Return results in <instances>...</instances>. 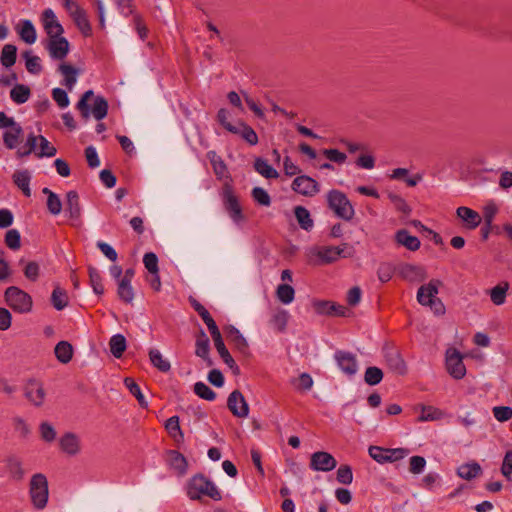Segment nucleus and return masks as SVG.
Listing matches in <instances>:
<instances>
[{"label":"nucleus","mask_w":512,"mask_h":512,"mask_svg":"<svg viewBox=\"0 0 512 512\" xmlns=\"http://www.w3.org/2000/svg\"><path fill=\"white\" fill-rule=\"evenodd\" d=\"M385 360L392 371L401 375L406 372V365L398 351L394 349L386 351Z\"/></svg>","instance_id":"c756f323"},{"label":"nucleus","mask_w":512,"mask_h":512,"mask_svg":"<svg viewBox=\"0 0 512 512\" xmlns=\"http://www.w3.org/2000/svg\"><path fill=\"white\" fill-rule=\"evenodd\" d=\"M5 244L11 250H19L21 247V236L18 230L10 229L5 235Z\"/></svg>","instance_id":"13d9d810"},{"label":"nucleus","mask_w":512,"mask_h":512,"mask_svg":"<svg viewBox=\"0 0 512 512\" xmlns=\"http://www.w3.org/2000/svg\"><path fill=\"white\" fill-rule=\"evenodd\" d=\"M59 71L64 77L62 84L71 91L77 82V69L70 64L63 63L59 66Z\"/></svg>","instance_id":"f704fd0d"},{"label":"nucleus","mask_w":512,"mask_h":512,"mask_svg":"<svg viewBox=\"0 0 512 512\" xmlns=\"http://www.w3.org/2000/svg\"><path fill=\"white\" fill-rule=\"evenodd\" d=\"M17 59V47L13 44H5L1 51L0 61L1 64L10 68L13 66Z\"/></svg>","instance_id":"58836bf2"},{"label":"nucleus","mask_w":512,"mask_h":512,"mask_svg":"<svg viewBox=\"0 0 512 512\" xmlns=\"http://www.w3.org/2000/svg\"><path fill=\"white\" fill-rule=\"evenodd\" d=\"M291 383L297 390L308 391L313 386V379L308 373H302Z\"/></svg>","instance_id":"bf43d9fd"},{"label":"nucleus","mask_w":512,"mask_h":512,"mask_svg":"<svg viewBox=\"0 0 512 512\" xmlns=\"http://www.w3.org/2000/svg\"><path fill=\"white\" fill-rule=\"evenodd\" d=\"M456 214L457 217L462 221L463 227L468 230L476 229L482 221L480 214L469 207H458Z\"/></svg>","instance_id":"6ab92c4d"},{"label":"nucleus","mask_w":512,"mask_h":512,"mask_svg":"<svg viewBox=\"0 0 512 512\" xmlns=\"http://www.w3.org/2000/svg\"><path fill=\"white\" fill-rule=\"evenodd\" d=\"M30 88L24 84H16L10 91L11 99L17 104H23L30 98Z\"/></svg>","instance_id":"a19ab883"},{"label":"nucleus","mask_w":512,"mask_h":512,"mask_svg":"<svg viewBox=\"0 0 512 512\" xmlns=\"http://www.w3.org/2000/svg\"><path fill=\"white\" fill-rule=\"evenodd\" d=\"M337 461L334 456L325 451L314 452L310 457L309 467L313 471L329 472L336 468Z\"/></svg>","instance_id":"4468645a"},{"label":"nucleus","mask_w":512,"mask_h":512,"mask_svg":"<svg viewBox=\"0 0 512 512\" xmlns=\"http://www.w3.org/2000/svg\"><path fill=\"white\" fill-rule=\"evenodd\" d=\"M57 360L62 364H67L73 357V347L67 341H60L54 349Z\"/></svg>","instance_id":"c9c22d12"},{"label":"nucleus","mask_w":512,"mask_h":512,"mask_svg":"<svg viewBox=\"0 0 512 512\" xmlns=\"http://www.w3.org/2000/svg\"><path fill=\"white\" fill-rule=\"evenodd\" d=\"M88 272L93 291L98 295H102L104 293V286L102 284V277L100 272L91 266L88 268Z\"/></svg>","instance_id":"6e6d98bb"},{"label":"nucleus","mask_w":512,"mask_h":512,"mask_svg":"<svg viewBox=\"0 0 512 512\" xmlns=\"http://www.w3.org/2000/svg\"><path fill=\"white\" fill-rule=\"evenodd\" d=\"M399 275L409 282H421L427 278L426 270L419 265L404 264L399 268Z\"/></svg>","instance_id":"4be33fe9"},{"label":"nucleus","mask_w":512,"mask_h":512,"mask_svg":"<svg viewBox=\"0 0 512 512\" xmlns=\"http://www.w3.org/2000/svg\"><path fill=\"white\" fill-rule=\"evenodd\" d=\"M40 22L48 38H55L64 33V28L51 8H46L40 15Z\"/></svg>","instance_id":"ddd939ff"},{"label":"nucleus","mask_w":512,"mask_h":512,"mask_svg":"<svg viewBox=\"0 0 512 512\" xmlns=\"http://www.w3.org/2000/svg\"><path fill=\"white\" fill-rule=\"evenodd\" d=\"M442 282L438 279H432L429 283L419 287L417 291V301L422 306H429L436 315H443L445 313V306L442 301L437 297L439 287Z\"/></svg>","instance_id":"7ed1b4c3"},{"label":"nucleus","mask_w":512,"mask_h":512,"mask_svg":"<svg viewBox=\"0 0 512 512\" xmlns=\"http://www.w3.org/2000/svg\"><path fill=\"white\" fill-rule=\"evenodd\" d=\"M397 244L404 246L410 251H416L420 248V240L416 236H412L407 230L400 229L395 234Z\"/></svg>","instance_id":"cd10ccee"},{"label":"nucleus","mask_w":512,"mask_h":512,"mask_svg":"<svg viewBox=\"0 0 512 512\" xmlns=\"http://www.w3.org/2000/svg\"><path fill=\"white\" fill-rule=\"evenodd\" d=\"M186 494L190 500H200L204 496L214 501L222 499V494L215 483L203 474H196L188 480Z\"/></svg>","instance_id":"f03ea898"},{"label":"nucleus","mask_w":512,"mask_h":512,"mask_svg":"<svg viewBox=\"0 0 512 512\" xmlns=\"http://www.w3.org/2000/svg\"><path fill=\"white\" fill-rule=\"evenodd\" d=\"M252 197L255 202L262 206H270L271 198L267 191L261 187H255L252 190Z\"/></svg>","instance_id":"0e129e2a"},{"label":"nucleus","mask_w":512,"mask_h":512,"mask_svg":"<svg viewBox=\"0 0 512 512\" xmlns=\"http://www.w3.org/2000/svg\"><path fill=\"white\" fill-rule=\"evenodd\" d=\"M446 369L455 379H462L466 375V367L463 363L462 354L455 348L446 351Z\"/></svg>","instance_id":"f8f14e48"},{"label":"nucleus","mask_w":512,"mask_h":512,"mask_svg":"<svg viewBox=\"0 0 512 512\" xmlns=\"http://www.w3.org/2000/svg\"><path fill=\"white\" fill-rule=\"evenodd\" d=\"M337 481L349 485L353 481L352 469L349 465H341L337 470Z\"/></svg>","instance_id":"338daca9"},{"label":"nucleus","mask_w":512,"mask_h":512,"mask_svg":"<svg viewBox=\"0 0 512 512\" xmlns=\"http://www.w3.org/2000/svg\"><path fill=\"white\" fill-rule=\"evenodd\" d=\"M75 25L78 27L80 32L85 36H91L92 35V28L90 25V22L87 18L86 12L82 10L78 14L72 17Z\"/></svg>","instance_id":"3c124183"},{"label":"nucleus","mask_w":512,"mask_h":512,"mask_svg":"<svg viewBox=\"0 0 512 512\" xmlns=\"http://www.w3.org/2000/svg\"><path fill=\"white\" fill-rule=\"evenodd\" d=\"M224 208L229 214L230 218L235 224H239L244 220L242 208L239 204L238 198L233 192L231 186L226 185L222 193Z\"/></svg>","instance_id":"9d476101"},{"label":"nucleus","mask_w":512,"mask_h":512,"mask_svg":"<svg viewBox=\"0 0 512 512\" xmlns=\"http://www.w3.org/2000/svg\"><path fill=\"white\" fill-rule=\"evenodd\" d=\"M443 416V412L433 406H422L421 414L418 418L420 422L439 420Z\"/></svg>","instance_id":"864d4df0"},{"label":"nucleus","mask_w":512,"mask_h":512,"mask_svg":"<svg viewBox=\"0 0 512 512\" xmlns=\"http://www.w3.org/2000/svg\"><path fill=\"white\" fill-rule=\"evenodd\" d=\"M236 131L237 132L232 133L240 135L248 144L254 146L258 143V136L255 130L246 123L240 122L239 125L236 126Z\"/></svg>","instance_id":"4c0bfd02"},{"label":"nucleus","mask_w":512,"mask_h":512,"mask_svg":"<svg viewBox=\"0 0 512 512\" xmlns=\"http://www.w3.org/2000/svg\"><path fill=\"white\" fill-rule=\"evenodd\" d=\"M117 293L119 298L126 303H131L134 299V291L130 282L119 280Z\"/></svg>","instance_id":"5fc2aeb1"},{"label":"nucleus","mask_w":512,"mask_h":512,"mask_svg":"<svg viewBox=\"0 0 512 512\" xmlns=\"http://www.w3.org/2000/svg\"><path fill=\"white\" fill-rule=\"evenodd\" d=\"M219 356L222 358L224 363L230 367L231 369H235L237 372L239 371V367L237 366L236 362L230 355L228 349L226 348L225 344L222 343L215 347Z\"/></svg>","instance_id":"e2e57ef3"},{"label":"nucleus","mask_w":512,"mask_h":512,"mask_svg":"<svg viewBox=\"0 0 512 512\" xmlns=\"http://www.w3.org/2000/svg\"><path fill=\"white\" fill-rule=\"evenodd\" d=\"M59 445L62 452L70 456L77 455L81 451L80 437L72 432L62 435L59 439Z\"/></svg>","instance_id":"412c9836"},{"label":"nucleus","mask_w":512,"mask_h":512,"mask_svg":"<svg viewBox=\"0 0 512 512\" xmlns=\"http://www.w3.org/2000/svg\"><path fill=\"white\" fill-rule=\"evenodd\" d=\"M42 193L47 195L46 205L49 213L54 216L59 215L63 207L60 197L47 187L42 189Z\"/></svg>","instance_id":"2f4dec72"},{"label":"nucleus","mask_w":512,"mask_h":512,"mask_svg":"<svg viewBox=\"0 0 512 512\" xmlns=\"http://www.w3.org/2000/svg\"><path fill=\"white\" fill-rule=\"evenodd\" d=\"M31 172L28 169L16 170L12 175L13 183L22 191L26 197L31 196L30 182Z\"/></svg>","instance_id":"b1692460"},{"label":"nucleus","mask_w":512,"mask_h":512,"mask_svg":"<svg viewBox=\"0 0 512 512\" xmlns=\"http://www.w3.org/2000/svg\"><path fill=\"white\" fill-rule=\"evenodd\" d=\"M227 406L231 413L240 418H246L249 414V406L243 394L234 390L227 399Z\"/></svg>","instance_id":"f3484780"},{"label":"nucleus","mask_w":512,"mask_h":512,"mask_svg":"<svg viewBox=\"0 0 512 512\" xmlns=\"http://www.w3.org/2000/svg\"><path fill=\"white\" fill-rule=\"evenodd\" d=\"M207 158L212 165L215 175L222 178L227 172V167L223 159L215 151H208Z\"/></svg>","instance_id":"37998d69"},{"label":"nucleus","mask_w":512,"mask_h":512,"mask_svg":"<svg viewBox=\"0 0 512 512\" xmlns=\"http://www.w3.org/2000/svg\"><path fill=\"white\" fill-rule=\"evenodd\" d=\"M23 57L25 59V66L29 73L38 75L42 71L41 59L33 55L31 51H25L23 53Z\"/></svg>","instance_id":"de8ad7c7"},{"label":"nucleus","mask_w":512,"mask_h":512,"mask_svg":"<svg viewBox=\"0 0 512 512\" xmlns=\"http://www.w3.org/2000/svg\"><path fill=\"white\" fill-rule=\"evenodd\" d=\"M495 419L499 422H506L512 418V407L496 406L492 410Z\"/></svg>","instance_id":"774afa93"},{"label":"nucleus","mask_w":512,"mask_h":512,"mask_svg":"<svg viewBox=\"0 0 512 512\" xmlns=\"http://www.w3.org/2000/svg\"><path fill=\"white\" fill-rule=\"evenodd\" d=\"M15 30L20 39L26 44L32 45L37 40V32L31 20L22 19L16 25Z\"/></svg>","instance_id":"5701e85b"},{"label":"nucleus","mask_w":512,"mask_h":512,"mask_svg":"<svg viewBox=\"0 0 512 512\" xmlns=\"http://www.w3.org/2000/svg\"><path fill=\"white\" fill-rule=\"evenodd\" d=\"M39 145V135H35L34 133H30L26 137V142L23 146H20L16 150V157L21 159L24 157H28L30 154H34L36 156V152Z\"/></svg>","instance_id":"c85d7f7f"},{"label":"nucleus","mask_w":512,"mask_h":512,"mask_svg":"<svg viewBox=\"0 0 512 512\" xmlns=\"http://www.w3.org/2000/svg\"><path fill=\"white\" fill-rule=\"evenodd\" d=\"M509 289L508 282H504L502 284H499L495 287H493L490 290V299L493 302V304L500 306L505 303L507 291Z\"/></svg>","instance_id":"c03bdc74"},{"label":"nucleus","mask_w":512,"mask_h":512,"mask_svg":"<svg viewBox=\"0 0 512 512\" xmlns=\"http://www.w3.org/2000/svg\"><path fill=\"white\" fill-rule=\"evenodd\" d=\"M383 372L380 368L372 366L365 371L364 380L368 385L374 386L382 381Z\"/></svg>","instance_id":"4d7b16f0"},{"label":"nucleus","mask_w":512,"mask_h":512,"mask_svg":"<svg viewBox=\"0 0 512 512\" xmlns=\"http://www.w3.org/2000/svg\"><path fill=\"white\" fill-rule=\"evenodd\" d=\"M51 303L56 310H63L68 305V296L64 289L56 286L51 295Z\"/></svg>","instance_id":"09e8293b"},{"label":"nucleus","mask_w":512,"mask_h":512,"mask_svg":"<svg viewBox=\"0 0 512 512\" xmlns=\"http://www.w3.org/2000/svg\"><path fill=\"white\" fill-rule=\"evenodd\" d=\"M195 346L196 356L202 358L206 362L207 366H212L213 361L209 356L210 341L204 331H201L200 335L197 337Z\"/></svg>","instance_id":"a878e982"},{"label":"nucleus","mask_w":512,"mask_h":512,"mask_svg":"<svg viewBox=\"0 0 512 512\" xmlns=\"http://www.w3.org/2000/svg\"><path fill=\"white\" fill-rule=\"evenodd\" d=\"M29 495L35 509L43 510L47 506L49 489L48 480L44 474L36 473L31 477Z\"/></svg>","instance_id":"423d86ee"},{"label":"nucleus","mask_w":512,"mask_h":512,"mask_svg":"<svg viewBox=\"0 0 512 512\" xmlns=\"http://www.w3.org/2000/svg\"><path fill=\"white\" fill-rule=\"evenodd\" d=\"M45 47L52 59L63 60L69 52L70 45L68 40L61 35L49 38Z\"/></svg>","instance_id":"a211bd4d"},{"label":"nucleus","mask_w":512,"mask_h":512,"mask_svg":"<svg viewBox=\"0 0 512 512\" xmlns=\"http://www.w3.org/2000/svg\"><path fill=\"white\" fill-rule=\"evenodd\" d=\"M326 198L329 208L338 218H341L345 221H350L353 219L355 210L345 193L333 189L327 193Z\"/></svg>","instance_id":"39448f33"},{"label":"nucleus","mask_w":512,"mask_h":512,"mask_svg":"<svg viewBox=\"0 0 512 512\" xmlns=\"http://www.w3.org/2000/svg\"><path fill=\"white\" fill-rule=\"evenodd\" d=\"M334 359L344 374L353 376L358 372V361L353 353L337 350L334 354Z\"/></svg>","instance_id":"dca6fc26"},{"label":"nucleus","mask_w":512,"mask_h":512,"mask_svg":"<svg viewBox=\"0 0 512 512\" xmlns=\"http://www.w3.org/2000/svg\"><path fill=\"white\" fill-rule=\"evenodd\" d=\"M305 256L311 265H328L340 258L352 256V249L347 243L340 246L314 245L306 249Z\"/></svg>","instance_id":"f257e3e1"},{"label":"nucleus","mask_w":512,"mask_h":512,"mask_svg":"<svg viewBox=\"0 0 512 512\" xmlns=\"http://www.w3.org/2000/svg\"><path fill=\"white\" fill-rule=\"evenodd\" d=\"M143 263L145 268L152 274L156 275L159 272L158 258L155 253L148 252L143 257Z\"/></svg>","instance_id":"69168bd1"},{"label":"nucleus","mask_w":512,"mask_h":512,"mask_svg":"<svg viewBox=\"0 0 512 512\" xmlns=\"http://www.w3.org/2000/svg\"><path fill=\"white\" fill-rule=\"evenodd\" d=\"M169 464L178 475L183 476L187 472L188 464L186 458L179 452L172 450L168 454Z\"/></svg>","instance_id":"7c9ffc66"},{"label":"nucleus","mask_w":512,"mask_h":512,"mask_svg":"<svg viewBox=\"0 0 512 512\" xmlns=\"http://www.w3.org/2000/svg\"><path fill=\"white\" fill-rule=\"evenodd\" d=\"M318 314L330 316H348L350 311L343 305L336 304L331 301H316L313 304Z\"/></svg>","instance_id":"aec40b11"},{"label":"nucleus","mask_w":512,"mask_h":512,"mask_svg":"<svg viewBox=\"0 0 512 512\" xmlns=\"http://www.w3.org/2000/svg\"><path fill=\"white\" fill-rule=\"evenodd\" d=\"M57 153L56 148L42 135H39V145L36 152L37 158L53 157Z\"/></svg>","instance_id":"8fccbe9b"},{"label":"nucleus","mask_w":512,"mask_h":512,"mask_svg":"<svg viewBox=\"0 0 512 512\" xmlns=\"http://www.w3.org/2000/svg\"><path fill=\"white\" fill-rule=\"evenodd\" d=\"M481 473V467L478 463H467L458 467L457 474L465 480H472Z\"/></svg>","instance_id":"ea45409f"},{"label":"nucleus","mask_w":512,"mask_h":512,"mask_svg":"<svg viewBox=\"0 0 512 512\" xmlns=\"http://www.w3.org/2000/svg\"><path fill=\"white\" fill-rule=\"evenodd\" d=\"M24 396L33 406H43L46 399L44 384L40 380L29 379L24 385Z\"/></svg>","instance_id":"9b49d317"},{"label":"nucleus","mask_w":512,"mask_h":512,"mask_svg":"<svg viewBox=\"0 0 512 512\" xmlns=\"http://www.w3.org/2000/svg\"><path fill=\"white\" fill-rule=\"evenodd\" d=\"M409 454L406 448H382L379 446H371L369 455L378 463L395 462L405 458Z\"/></svg>","instance_id":"1a4fd4ad"},{"label":"nucleus","mask_w":512,"mask_h":512,"mask_svg":"<svg viewBox=\"0 0 512 512\" xmlns=\"http://www.w3.org/2000/svg\"><path fill=\"white\" fill-rule=\"evenodd\" d=\"M294 214H295V217L297 219L299 226L303 230H305V231L312 230V228L314 227V221L311 218V214L308 211V209H306L303 206H296L294 208Z\"/></svg>","instance_id":"72a5a7b5"},{"label":"nucleus","mask_w":512,"mask_h":512,"mask_svg":"<svg viewBox=\"0 0 512 512\" xmlns=\"http://www.w3.org/2000/svg\"><path fill=\"white\" fill-rule=\"evenodd\" d=\"M65 212L72 220H79L81 216V207L79 195L76 191L71 190L66 194Z\"/></svg>","instance_id":"393cba45"},{"label":"nucleus","mask_w":512,"mask_h":512,"mask_svg":"<svg viewBox=\"0 0 512 512\" xmlns=\"http://www.w3.org/2000/svg\"><path fill=\"white\" fill-rule=\"evenodd\" d=\"M165 428L173 438L176 439L177 436L183 438V433L181 432L178 416H172L169 419H167L165 423Z\"/></svg>","instance_id":"680f3d73"},{"label":"nucleus","mask_w":512,"mask_h":512,"mask_svg":"<svg viewBox=\"0 0 512 512\" xmlns=\"http://www.w3.org/2000/svg\"><path fill=\"white\" fill-rule=\"evenodd\" d=\"M7 305L14 311L20 314L29 313L33 307L31 296L24 290L10 286L4 293Z\"/></svg>","instance_id":"6e6552de"},{"label":"nucleus","mask_w":512,"mask_h":512,"mask_svg":"<svg viewBox=\"0 0 512 512\" xmlns=\"http://www.w3.org/2000/svg\"><path fill=\"white\" fill-rule=\"evenodd\" d=\"M149 359H150L151 364L155 368H157L160 372L166 373V372L170 371V369H171L170 362L168 361V359H166L162 355V353L158 349H156V348L150 349Z\"/></svg>","instance_id":"e433bc0d"},{"label":"nucleus","mask_w":512,"mask_h":512,"mask_svg":"<svg viewBox=\"0 0 512 512\" xmlns=\"http://www.w3.org/2000/svg\"><path fill=\"white\" fill-rule=\"evenodd\" d=\"M254 169L255 171L263 176L266 179H275L278 178L279 173L276 169H274L267 160L258 157L254 161Z\"/></svg>","instance_id":"473e14b6"},{"label":"nucleus","mask_w":512,"mask_h":512,"mask_svg":"<svg viewBox=\"0 0 512 512\" xmlns=\"http://www.w3.org/2000/svg\"><path fill=\"white\" fill-rule=\"evenodd\" d=\"M0 129L3 130V143L7 149L13 150L20 147L23 139V128L13 117L0 112Z\"/></svg>","instance_id":"20e7f679"},{"label":"nucleus","mask_w":512,"mask_h":512,"mask_svg":"<svg viewBox=\"0 0 512 512\" xmlns=\"http://www.w3.org/2000/svg\"><path fill=\"white\" fill-rule=\"evenodd\" d=\"M109 347L112 355L120 358L126 350V339L121 334H115L109 341Z\"/></svg>","instance_id":"49530a36"},{"label":"nucleus","mask_w":512,"mask_h":512,"mask_svg":"<svg viewBox=\"0 0 512 512\" xmlns=\"http://www.w3.org/2000/svg\"><path fill=\"white\" fill-rule=\"evenodd\" d=\"M289 319V313L284 309L276 310L270 320V324L278 332H283L286 329Z\"/></svg>","instance_id":"79ce46f5"},{"label":"nucleus","mask_w":512,"mask_h":512,"mask_svg":"<svg viewBox=\"0 0 512 512\" xmlns=\"http://www.w3.org/2000/svg\"><path fill=\"white\" fill-rule=\"evenodd\" d=\"M194 392L202 399L212 401L216 398V393L205 383L196 382L194 385Z\"/></svg>","instance_id":"052dcab7"},{"label":"nucleus","mask_w":512,"mask_h":512,"mask_svg":"<svg viewBox=\"0 0 512 512\" xmlns=\"http://www.w3.org/2000/svg\"><path fill=\"white\" fill-rule=\"evenodd\" d=\"M292 190L306 197H313L319 192L318 182L307 175L297 176L292 182Z\"/></svg>","instance_id":"2eb2a0df"},{"label":"nucleus","mask_w":512,"mask_h":512,"mask_svg":"<svg viewBox=\"0 0 512 512\" xmlns=\"http://www.w3.org/2000/svg\"><path fill=\"white\" fill-rule=\"evenodd\" d=\"M124 384L129 392L136 397L139 405L143 408H146L148 406V402L142 394L139 385L130 377L124 379Z\"/></svg>","instance_id":"603ef678"},{"label":"nucleus","mask_w":512,"mask_h":512,"mask_svg":"<svg viewBox=\"0 0 512 512\" xmlns=\"http://www.w3.org/2000/svg\"><path fill=\"white\" fill-rule=\"evenodd\" d=\"M91 96H93V91H86L78 101L77 109L80 111L82 117L85 120L90 117V114H92L93 117L98 121L104 119L108 112V102L103 97L97 96L94 100V104L90 112L88 108V100Z\"/></svg>","instance_id":"0eeeda50"},{"label":"nucleus","mask_w":512,"mask_h":512,"mask_svg":"<svg viewBox=\"0 0 512 512\" xmlns=\"http://www.w3.org/2000/svg\"><path fill=\"white\" fill-rule=\"evenodd\" d=\"M226 332L228 340L234 345V347L242 354H247L249 345L241 332L231 325L226 328Z\"/></svg>","instance_id":"bb28decb"},{"label":"nucleus","mask_w":512,"mask_h":512,"mask_svg":"<svg viewBox=\"0 0 512 512\" xmlns=\"http://www.w3.org/2000/svg\"><path fill=\"white\" fill-rule=\"evenodd\" d=\"M277 299L284 305H288L294 301L295 290L289 284H280L276 289Z\"/></svg>","instance_id":"a18cd8bd"}]
</instances>
